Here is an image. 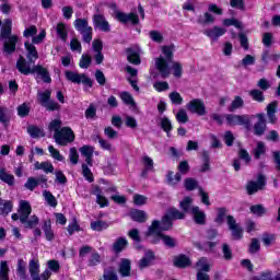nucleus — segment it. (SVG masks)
Returning a JSON list of instances; mask_svg holds the SVG:
<instances>
[{"instance_id":"obj_22","label":"nucleus","mask_w":280,"mask_h":280,"mask_svg":"<svg viewBox=\"0 0 280 280\" xmlns=\"http://www.w3.org/2000/svg\"><path fill=\"white\" fill-rule=\"evenodd\" d=\"M118 272L122 278L130 277V272H132V261L128 258H121Z\"/></svg>"},{"instance_id":"obj_23","label":"nucleus","mask_w":280,"mask_h":280,"mask_svg":"<svg viewBox=\"0 0 280 280\" xmlns=\"http://www.w3.org/2000/svg\"><path fill=\"white\" fill-rule=\"evenodd\" d=\"M128 237L132 240L136 250H143V245L141 244L143 240L141 238V232H139V229H131L128 232Z\"/></svg>"},{"instance_id":"obj_10","label":"nucleus","mask_w":280,"mask_h":280,"mask_svg":"<svg viewBox=\"0 0 280 280\" xmlns=\"http://www.w3.org/2000/svg\"><path fill=\"white\" fill-rule=\"evenodd\" d=\"M74 27L83 36L84 43H91L93 40V27L89 26L86 19H77L74 21Z\"/></svg>"},{"instance_id":"obj_53","label":"nucleus","mask_w":280,"mask_h":280,"mask_svg":"<svg viewBox=\"0 0 280 280\" xmlns=\"http://www.w3.org/2000/svg\"><path fill=\"white\" fill-rule=\"evenodd\" d=\"M82 174L88 183H95V177L93 176V172L89 168V165L82 164Z\"/></svg>"},{"instance_id":"obj_41","label":"nucleus","mask_w":280,"mask_h":280,"mask_svg":"<svg viewBox=\"0 0 280 280\" xmlns=\"http://www.w3.org/2000/svg\"><path fill=\"white\" fill-rule=\"evenodd\" d=\"M249 96L254 102H258V104H262V102H266V96H264V92L261 90H250Z\"/></svg>"},{"instance_id":"obj_54","label":"nucleus","mask_w":280,"mask_h":280,"mask_svg":"<svg viewBox=\"0 0 280 280\" xmlns=\"http://www.w3.org/2000/svg\"><path fill=\"white\" fill-rule=\"evenodd\" d=\"M16 270H18V275L21 280L27 279V272L25 270V260H23V259L18 260V269Z\"/></svg>"},{"instance_id":"obj_12","label":"nucleus","mask_w":280,"mask_h":280,"mask_svg":"<svg viewBox=\"0 0 280 280\" xmlns=\"http://www.w3.org/2000/svg\"><path fill=\"white\" fill-rule=\"evenodd\" d=\"M114 19L121 23L122 25H127V23H130L131 25H139L141 21L139 20V14L135 12L125 13L119 10L114 11Z\"/></svg>"},{"instance_id":"obj_47","label":"nucleus","mask_w":280,"mask_h":280,"mask_svg":"<svg viewBox=\"0 0 280 280\" xmlns=\"http://www.w3.org/2000/svg\"><path fill=\"white\" fill-rule=\"evenodd\" d=\"M10 267H8V261L2 260L0 262V280H10Z\"/></svg>"},{"instance_id":"obj_48","label":"nucleus","mask_w":280,"mask_h":280,"mask_svg":"<svg viewBox=\"0 0 280 280\" xmlns=\"http://www.w3.org/2000/svg\"><path fill=\"white\" fill-rule=\"evenodd\" d=\"M221 248H222L223 259L225 261H232V259H233V249H231V245L228 244V243H223Z\"/></svg>"},{"instance_id":"obj_63","label":"nucleus","mask_w":280,"mask_h":280,"mask_svg":"<svg viewBox=\"0 0 280 280\" xmlns=\"http://www.w3.org/2000/svg\"><path fill=\"white\" fill-rule=\"evenodd\" d=\"M30 104L27 103H23L20 106H18V115L19 117H27V115H30Z\"/></svg>"},{"instance_id":"obj_31","label":"nucleus","mask_w":280,"mask_h":280,"mask_svg":"<svg viewBox=\"0 0 280 280\" xmlns=\"http://www.w3.org/2000/svg\"><path fill=\"white\" fill-rule=\"evenodd\" d=\"M201 160L203 164L200 166L199 172L205 174L211 170V155L209 154V151H202Z\"/></svg>"},{"instance_id":"obj_29","label":"nucleus","mask_w":280,"mask_h":280,"mask_svg":"<svg viewBox=\"0 0 280 280\" xmlns=\"http://www.w3.org/2000/svg\"><path fill=\"white\" fill-rule=\"evenodd\" d=\"M25 50L27 51L26 58L30 62H34L35 60H38V50L36 49V46L30 42L24 43Z\"/></svg>"},{"instance_id":"obj_6","label":"nucleus","mask_w":280,"mask_h":280,"mask_svg":"<svg viewBox=\"0 0 280 280\" xmlns=\"http://www.w3.org/2000/svg\"><path fill=\"white\" fill-rule=\"evenodd\" d=\"M172 229H174V221H172L167 213H165L160 221H152L151 225L145 232V236L156 235L158 233H165L166 231H172Z\"/></svg>"},{"instance_id":"obj_17","label":"nucleus","mask_w":280,"mask_h":280,"mask_svg":"<svg viewBox=\"0 0 280 280\" xmlns=\"http://www.w3.org/2000/svg\"><path fill=\"white\" fill-rule=\"evenodd\" d=\"M266 185V176L264 174H258L257 182L249 180L246 185V191L248 196H255L257 191L264 189Z\"/></svg>"},{"instance_id":"obj_36","label":"nucleus","mask_w":280,"mask_h":280,"mask_svg":"<svg viewBox=\"0 0 280 280\" xmlns=\"http://www.w3.org/2000/svg\"><path fill=\"white\" fill-rule=\"evenodd\" d=\"M0 180L9 185V187L14 186V175L9 174L5 168H0Z\"/></svg>"},{"instance_id":"obj_26","label":"nucleus","mask_w":280,"mask_h":280,"mask_svg":"<svg viewBox=\"0 0 280 280\" xmlns=\"http://www.w3.org/2000/svg\"><path fill=\"white\" fill-rule=\"evenodd\" d=\"M205 34L208 38H211V40H218L220 36H224L226 34V30L220 26H213L212 28L206 30Z\"/></svg>"},{"instance_id":"obj_16","label":"nucleus","mask_w":280,"mask_h":280,"mask_svg":"<svg viewBox=\"0 0 280 280\" xmlns=\"http://www.w3.org/2000/svg\"><path fill=\"white\" fill-rule=\"evenodd\" d=\"M38 185H42V188L48 189L49 184H47V176L40 175L38 177H28L26 183L24 184L25 189H28V191H34Z\"/></svg>"},{"instance_id":"obj_18","label":"nucleus","mask_w":280,"mask_h":280,"mask_svg":"<svg viewBox=\"0 0 280 280\" xmlns=\"http://www.w3.org/2000/svg\"><path fill=\"white\" fill-rule=\"evenodd\" d=\"M240 160L244 161L245 165H250V161H253V158L246 149H240L238 159L233 160V167L235 172H240V170H242V163L240 162Z\"/></svg>"},{"instance_id":"obj_44","label":"nucleus","mask_w":280,"mask_h":280,"mask_svg":"<svg viewBox=\"0 0 280 280\" xmlns=\"http://www.w3.org/2000/svg\"><path fill=\"white\" fill-rule=\"evenodd\" d=\"M254 159L256 161H259V159H261L262 154H266V143L259 141L256 145V148L254 149Z\"/></svg>"},{"instance_id":"obj_15","label":"nucleus","mask_w":280,"mask_h":280,"mask_svg":"<svg viewBox=\"0 0 280 280\" xmlns=\"http://www.w3.org/2000/svg\"><path fill=\"white\" fill-rule=\"evenodd\" d=\"M258 120L254 124L253 132L255 137H264L268 128V120H266V114L258 113L255 116Z\"/></svg>"},{"instance_id":"obj_50","label":"nucleus","mask_w":280,"mask_h":280,"mask_svg":"<svg viewBox=\"0 0 280 280\" xmlns=\"http://www.w3.org/2000/svg\"><path fill=\"white\" fill-rule=\"evenodd\" d=\"M183 173H176L174 175V172L173 171H168L167 174H166V180L168 183V185H174L175 183H180V180H183ZM174 179H175V183H174Z\"/></svg>"},{"instance_id":"obj_8","label":"nucleus","mask_w":280,"mask_h":280,"mask_svg":"<svg viewBox=\"0 0 280 280\" xmlns=\"http://www.w3.org/2000/svg\"><path fill=\"white\" fill-rule=\"evenodd\" d=\"M218 235H220L218 229H208L206 231L207 242H205L203 244L200 242H195L194 246H196L198 250H205L206 253L207 250H213V248L218 246V242H214Z\"/></svg>"},{"instance_id":"obj_55","label":"nucleus","mask_w":280,"mask_h":280,"mask_svg":"<svg viewBox=\"0 0 280 280\" xmlns=\"http://www.w3.org/2000/svg\"><path fill=\"white\" fill-rule=\"evenodd\" d=\"M67 231L69 235H73V233H80L82 229L80 228V223H78V219L74 218L71 223H69Z\"/></svg>"},{"instance_id":"obj_21","label":"nucleus","mask_w":280,"mask_h":280,"mask_svg":"<svg viewBox=\"0 0 280 280\" xmlns=\"http://www.w3.org/2000/svg\"><path fill=\"white\" fill-rule=\"evenodd\" d=\"M190 213L192 215L195 224H198L199 226H205V224H207V213L200 210V207L194 206L190 209Z\"/></svg>"},{"instance_id":"obj_39","label":"nucleus","mask_w":280,"mask_h":280,"mask_svg":"<svg viewBox=\"0 0 280 280\" xmlns=\"http://www.w3.org/2000/svg\"><path fill=\"white\" fill-rule=\"evenodd\" d=\"M51 101V91L45 90L44 92L38 93V104L40 106H46Z\"/></svg>"},{"instance_id":"obj_5","label":"nucleus","mask_w":280,"mask_h":280,"mask_svg":"<svg viewBox=\"0 0 280 280\" xmlns=\"http://www.w3.org/2000/svg\"><path fill=\"white\" fill-rule=\"evenodd\" d=\"M162 54L165 56V58H158L155 60V67L161 73V78L165 80V78H170V62H173L174 60V46H163Z\"/></svg>"},{"instance_id":"obj_11","label":"nucleus","mask_w":280,"mask_h":280,"mask_svg":"<svg viewBox=\"0 0 280 280\" xmlns=\"http://www.w3.org/2000/svg\"><path fill=\"white\" fill-rule=\"evenodd\" d=\"M65 75L68 82H72L73 84H84V86L93 89V80H91V78H89L85 73H78L68 70L65 72Z\"/></svg>"},{"instance_id":"obj_56","label":"nucleus","mask_w":280,"mask_h":280,"mask_svg":"<svg viewBox=\"0 0 280 280\" xmlns=\"http://www.w3.org/2000/svg\"><path fill=\"white\" fill-rule=\"evenodd\" d=\"M174 78H183V63L178 61H173L172 65Z\"/></svg>"},{"instance_id":"obj_57","label":"nucleus","mask_w":280,"mask_h":280,"mask_svg":"<svg viewBox=\"0 0 280 280\" xmlns=\"http://www.w3.org/2000/svg\"><path fill=\"white\" fill-rule=\"evenodd\" d=\"M94 24L101 27L103 32H106V19L102 14L94 15Z\"/></svg>"},{"instance_id":"obj_45","label":"nucleus","mask_w":280,"mask_h":280,"mask_svg":"<svg viewBox=\"0 0 280 280\" xmlns=\"http://www.w3.org/2000/svg\"><path fill=\"white\" fill-rule=\"evenodd\" d=\"M249 211L253 215H257L258 218H264V215H266V208L261 203L249 207Z\"/></svg>"},{"instance_id":"obj_64","label":"nucleus","mask_w":280,"mask_h":280,"mask_svg":"<svg viewBox=\"0 0 280 280\" xmlns=\"http://www.w3.org/2000/svg\"><path fill=\"white\" fill-rule=\"evenodd\" d=\"M79 152L81 153V156H93L95 148L89 144H84L83 147L79 148Z\"/></svg>"},{"instance_id":"obj_1","label":"nucleus","mask_w":280,"mask_h":280,"mask_svg":"<svg viewBox=\"0 0 280 280\" xmlns=\"http://www.w3.org/2000/svg\"><path fill=\"white\" fill-rule=\"evenodd\" d=\"M229 210L226 207H219L217 208V217L214 218L215 224H219V226H222L224 224V220L226 218V224L232 232L233 240H242L244 237V229H242V225L237 223V220H235V217L229 214Z\"/></svg>"},{"instance_id":"obj_19","label":"nucleus","mask_w":280,"mask_h":280,"mask_svg":"<svg viewBox=\"0 0 280 280\" xmlns=\"http://www.w3.org/2000/svg\"><path fill=\"white\" fill-rule=\"evenodd\" d=\"M173 266L179 270H185V268H191V258L185 254H178L173 258Z\"/></svg>"},{"instance_id":"obj_25","label":"nucleus","mask_w":280,"mask_h":280,"mask_svg":"<svg viewBox=\"0 0 280 280\" xmlns=\"http://www.w3.org/2000/svg\"><path fill=\"white\" fill-rule=\"evenodd\" d=\"M129 218H131L133 222H138L139 224L148 222V214L145 213V211L139 209L130 210Z\"/></svg>"},{"instance_id":"obj_3","label":"nucleus","mask_w":280,"mask_h":280,"mask_svg":"<svg viewBox=\"0 0 280 280\" xmlns=\"http://www.w3.org/2000/svg\"><path fill=\"white\" fill-rule=\"evenodd\" d=\"M16 69L23 75L37 73V75L42 78V81L45 84H51V75L49 74V70L40 65H36L33 66V68H30V66H27V60H25L23 56H20V58L18 59Z\"/></svg>"},{"instance_id":"obj_7","label":"nucleus","mask_w":280,"mask_h":280,"mask_svg":"<svg viewBox=\"0 0 280 280\" xmlns=\"http://www.w3.org/2000/svg\"><path fill=\"white\" fill-rule=\"evenodd\" d=\"M147 237L152 246H158L161 242L166 248H176V246H178L176 238L165 233L158 232L156 234L147 235Z\"/></svg>"},{"instance_id":"obj_20","label":"nucleus","mask_w":280,"mask_h":280,"mask_svg":"<svg viewBox=\"0 0 280 280\" xmlns=\"http://www.w3.org/2000/svg\"><path fill=\"white\" fill-rule=\"evenodd\" d=\"M156 259V254L152 249H149L144 253V256L139 260L138 268L140 270H145V268H150L154 264Z\"/></svg>"},{"instance_id":"obj_9","label":"nucleus","mask_w":280,"mask_h":280,"mask_svg":"<svg viewBox=\"0 0 280 280\" xmlns=\"http://www.w3.org/2000/svg\"><path fill=\"white\" fill-rule=\"evenodd\" d=\"M54 139L57 145H67L75 141V133L70 127H62L59 131L54 133Z\"/></svg>"},{"instance_id":"obj_2","label":"nucleus","mask_w":280,"mask_h":280,"mask_svg":"<svg viewBox=\"0 0 280 280\" xmlns=\"http://www.w3.org/2000/svg\"><path fill=\"white\" fill-rule=\"evenodd\" d=\"M0 38L3 42L2 51L5 56H12L16 51V43H19V36L12 35V20L5 19L0 31Z\"/></svg>"},{"instance_id":"obj_4","label":"nucleus","mask_w":280,"mask_h":280,"mask_svg":"<svg viewBox=\"0 0 280 280\" xmlns=\"http://www.w3.org/2000/svg\"><path fill=\"white\" fill-rule=\"evenodd\" d=\"M18 213L20 214V222L23 224L24 229H36L40 219L36 215H32V205L27 200H21L18 209ZM30 215L31 219H30Z\"/></svg>"},{"instance_id":"obj_35","label":"nucleus","mask_w":280,"mask_h":280,"mask_svg":"<svg viewBox=\"0 0 280 280\" xmlns=\"http://www.w3.org/2000/svg\"><path fill=\"white\" fill-rule=\"evenodd\" d=\"M191 205H194V199L190 196H186L179 201V209L184 214L189 213L192 208Z\"/></svg>"},{"instance_id":"obj_62","label":"nucleus","mask_w":280,"mask_h":280,"mask_svg":"<svg viewBox=\"0 0 280 280\" xmlns=\"http://www.w3.org/2000/svg\"><path fill=\"white\" fill-rule=\"evenodd\" d=\"M48 152L50 153L52 159H55V161H59V162L65 161V156H62V154H60V151L58 149H55L54 145L50 144L48 147Z\"/></svg>"},{"instance_id":"obj_61","label":"nucleus","mask_w":280,"mask_h":280,"mask_svg":"<svg viewBox=\"0 0 280 280\" xmlns=\"http://www.w3.org/2000/svg\"><path fill=\"white\" fill-rule=\"evenodd\" d=\"M184 185L187 191H194V189H197L198 187V182L191 177H188L185 179Z\"/></svg>"},{"instance_id":"obj_32","label":"nucleus","mask_w":280,"mask_h":280,"mask_svg":"<svg viewBox=\"0 0 280 280\" xmlns=\"http://www.w3.org/2000/svg\"><path fill=\"white\" fill-rule=\"evenodd\" d=\"M27 133L30 135V137L32 139H43L45 138V130L39 128L38 126L36 125H30L27 127Z\"/></svg>"},{"instance_id":"obj_52","label":"nucleus","mask_w":280,"mask_h":280,"mask_svg":"<svg viewBox=\"0 0 280 280\" xmlns=\"http://www.w3.org/2000/svg\"><path fill=\"white\" fill-rule=\"evenodd\" d=\"M261 250V243H259L258 238H252V242L248 246L249 255H255Z\"/></svg>"},{"instance_id":"obj_46","label":"nucleus","mask_w":280,"mask_h":280,"mask_svg":"<svg viewBox=\"0 0 280 280\" xmlns=\"http://www.w3.org/2000/svg\"><path fill=\"white\" fill-rule=\"evenodd\" d=\"M43 196H44L47 205H49V207H52V208L58 207V200L56 199V196H54V194H51V191L44 190Z\"/></svg>"},{"instance_id":"obj_27","label":"nucleus","mask_w":280,"mask_h":280,"mask_svg":"<svg viewBox=\"0 0 280 280\" xmlns=\"http://www.w3.org/2000/svg\"><path fill=\"white\" fill-rule=\"evenodd\" d=\"M42 230L44 231V235L47 242H54L56 234L51 229V219H47L43 221Z\"/></svg>"},{"instance_id":"obj_43","label":"nucleus","mask_w":280,"mask_h":280,"mask_svg":"<svg viewBox=\"0 0 280 280\" xmlns=\"http://www.w3.org/2000/svg\"><path fill=\"white\" fill-rule=\"evenodd\" d=\"M28 272L31 276L39 275L40 273V262L38 259L33 258L28 262Z\"/></svg>"},{"instance_id":"obj_58","label":"nucleus","mask_w":280,"mask_h":280,"mask_svg":"<svg viewBox=\"0 0 280 280\" xmlns=\"http://www.w3.org/2000/svg\"><path fill=\"white\" fill-rule=\"evenodd\" d=\"M8 108L2 107V110L0 112V124L4 126V129L8 130L10 128V116L5 115V112Z\"/></svg>"},{"instance_id":"obj_59","label":"nucleus","mask_w":280,"mask_h":280,"mask_svg":"<svg viewBox=\"0 0 280 280\" xmlns=\"http://www.w3.org/2000/svg\"><path fill=\"white\" fill-rule=\"evenodd\" d=\"M91 62H93V59L89 55H82L79 67L81 69H89L91 67Z\"/></svg>"},{"instance_id":"obj_38","label":"nucleus","mask_w":280,"mask_h":280,"mask_svg":"<svg viewBox=\"0 0 280 280\" xmlns=\"http://www.w3.org/2000/svg\"><path fill=\"white\" fill-rule=\"evenodd\" d=\"M57 36H59L63 43L67 42L69 32L67 31V24L59 22L56 26Z\"/></svg>"},{"instance_id":"obj_33","label":"nucleus","mask_w":280,"mask_h":280,"mask_svg":"<svg viewBox=\"0 0 280 280\" xmlns=\"http://www.w3.org/2000/svg\"><path fill=\"white\" fill-rule=\"evenodd\" d=\"M126 248H128V240H126L125 237H118L113 245V250L116 255L124 253Z\"/></svg>"},{"instance_id":"obj_30","label":"nucleus","mask_w":280,"mask_h":280,"mask_svg":"<svg viewBox=\"0 0 280 280\" xmlns=\"http://www.w3.org/2000/svg\"><path fill=\"white\" fill-rule=\"evenodd\" d=\"M92 196H96V202L102 209L106 207V197L102 195V187L94 185L91 190Z\"/></svg>"},{"instance_id":"obj_42","label":"nucleus","mask_w":280,"mask_h":280,"mask_svg":"<svg viewBox=\"0 0 280 280\" xmlns=\"http://www.w3.org/2000/svg\"><path fill=\"white\" fill-rule=\"evenodd\" d=\"M243 107H244V98H242V96H235L231 105L229 106L228 110L229 113H235L237 108H243Z\"/></svg>"},{"instance_id":"obj_34","label":"nucleus","mask_w":280,"mask_h":280,"mask_svg":"<svg viewBox=\"0 0 280 280\" xmlns=\"http://www.w3.org/2000/svg\"><path fill=\"white\" fill-rule=\"evenodd\" d=\"M160 127L163 132H166V137H172V131L174 130V126H172V120L164 116L160 120Z\"/></svg>"},{"instance_id":"obj_51","label":"nucleus","mask_w":280,"mask_h":280,"mask_svg":"<svg viewBox=\"0 0 280 280\" xmlns=\"http://www.w3.org/2000/svg\"><path fill=\"white\" fill-rule=\"evenodd\" d=\"M261 241H262L264 246H266L268 248L269 246H272V244H275V242H277V235L265 232L262 234Z\"/></svg>"},{"instance_id":"obj_40","label":"nucleus","mask_w":280,"mask_h":280,"mask_svg":"<svg viewBox=\"0 0 280 280\" xmlns=\"http://www.w3.org/2000/svg\"><path fill=\"white\" fill-rule=\"evenodd\" d=\"M13 209H14V203L12 202V200H5L3 202L2 208H0V215H2L3 218H8V215L12 213Z\"/></svg>"},{"instance_id":"obj_14","label":"nucleus","mask_w":280,"mask_h":280,"mask_svg":"<svg viewBox=\"0 0 280 280\" xmlns=\"http://www.w3.org/2000/svg\"><path fill=\"white\" fill-rule=\"evenodd\" d=\"M186 108L188 113H192L199 117H205V115H207V106L205 105V101H202V98L191 100L187 103Z\"/></svg>"},{"instance_id":"obj_24","label":"nucleus","mask_w":280,"mask_h":280,"mask_svg":"<svg viewBox=\"0 0 280 280\" xmlns=\"http://www.w3.org/2000/svg\"><path fill=\"white\" fill-rule=\"evenodd\" d=\"M277 108H279V102L272 101L267 105V117L269 124H277Z\"/></svg>"},{"instance_id":"obj_60","label":"nucleus","mask_w":280,"mask_h":280,"mask_svg":"<svg viewBox=\"0 0 280 280\" xmlns=\"http://www.w3.org/2000/svg\"><path fill=\"white\" fill-rule=\"evenodd\" d=\"M172 104H174L175 106H180V104H183V96H180V93L178 92H171L168 95Z\"/></svg>"},{"instance_id":"obj_37","label":"nucleus","mask_w":280,"mask_h":280,"mask_svg":"<svg viewBox=\"0 0 280 280\" xmlns=\"http://www.w3.org/2000/svg\"><path fill=\"white\" fill-rule=\"evenodd\" d=\"M166 214L170 217V219L174 222V220H185L186 215L185 212L179 211L176 208H170L166 211Z\"/></svg>"},{"instance_id":"obj_28","label":"nucleus","mask_w":280,"mask_h":280,"mask_svg":"<svg viewBox=\"0 0 280 280\" xmlns=\"http://www.w3.org/2000/svg\"><path fill=\"white\" fill-rule=\"evenodd\" d=\"M127 60L130 65H141V54L135 50V48H126Z\"/></svg>"},{"instance_id":"obj_49","label":"nucleus","mask_w":280,"mask_h":280,"mask_svg":"<svg viewBox=\"0 0 280 280\" xmlns=\"http://www.w3.org/2000/svg\"><path fill=\"white\" fill-rule=\"evenodd\" d=\"M120 100L124 102V104H126V106H137L135 97H132V94H130V92H121Z\"/></svg>"},{"instance_id":"obj_13","label":"nucleus","mask_w":280,"mask_h":280,"mask_svg":"<svg viewBox=\"0 0 280 280\" xmlns=\"http://www.w3.org/2000/svg\"><path fill=\"white\" fill-rule=\"evenodd\" d=\"M225 119H226L228 126H244L246 130L250 128V115L248 114H244V115L226 114Z\"/></svg>"}]
</instances>
